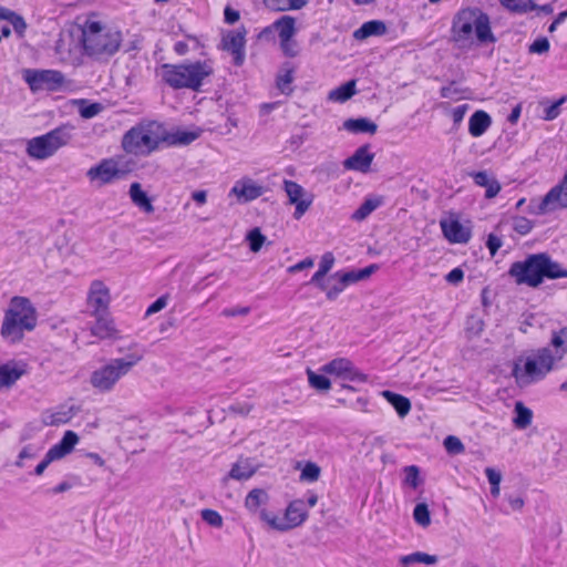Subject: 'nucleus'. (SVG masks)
Segmentation results:
<instances>
[{
	"label": "nucleus",
	"instance_id": "f257e3e1",
	"mask_svg": "<svg viewBox=\"0 0 567 567\" xmlns=\"http://www.w3.org/2000/svg\"><path fill=\"white\" fill-rule=\"evenodd\" d=\"M508 275L517 285H526L536 288L545 279L567 278V269L553 260L546 252L528 255L524 260L514 261Z\"/></svg>",
	"mask_w": 567,
	"mask_h": 567
},
{
	"label": "nucleus",
	"instance_id": "f03ea898",
	"mask_svg": "<svg viewBox=\"0 0 567 567\" xmlns=\"http://www.w3.org/2000/svg\"><path fill=\"white\" fill-rule=\"evenodd\" d=\"M473 32L481 44L495 43L497 41L491 27V18L481 8L467 7L458 10L453 18L451 39L458 48H465Z\"/></svg>",
	"mask_w": 567,
	"mask_h": 567
},
{
	"label": "nucleus",
	"instance_id": "7ed1b4c3",
	"mask_svg": "<svg viewBox=\"0 0 567 567\" xmlns=\"http://www.w3.org/2000/svg\"><path fill=\"white\" fill-rule=\"evenodd\" d=\"M213 73L212 66L205 61L169 64L161 66V78L174 90L190 89L199 91L204 80Z\"/></svg>",
	"mask_w": 567,
	"mask_h": 567
},
{
	"label": "nucleus",
	"instance_id": "20e7f679",
	"mask_svg": "<svg viewBox=\"0 0 567 567\" xmlns=\"http://www.w3.org/2000/svg\"><path fill=\"white\" fill-rule=\"evenodd\" d=\"M122 33L103 25L100 21H86L82 30L85 53L96 59L114 55L121 45Z\"/></svg>",
	"mask_w": 567,
	"mask_h": 567
},
{
	"label": "nucleus",
	"instance_id": "39448f33",
	"mask_svg": "<svg viewBox=\"0 0 567 567\" xmlns=\"http://www.w3.org/2000/svg\"><path fill=\"white\" fill-rule=\"evenodd\" d=\"M143 357L141 352H131L123 358L110 359L91 373L90 384L99 393L112 392L118 381L127 375L143 360Z\"/></svg>",
	"mask_w": 567,
	"mask_h": 567
},
{
	"label": "nucleus",
	"instance_id": "423d86ee",
	"mask_svg": "<svg viewBox=\"0 0 567 567\" xmlns=\"http://www.w3.org/2000/svg\"><path fill=\"white\" fill-rule=\"evenodd\" d=\"M556 360L558 359L549 348H542L534 357L526 359L524 368L518 362H515L512 375L515 378L518 386H527L543 380L551 371Z\"/></svg>",
	"mask_w": 567,
	"mask_h": 567
},
{
	"label": "nucleus",
	"instance_id": "0eeeda50",
	"mask_svg": "<svg viewBox=\"0 0 567 567\" xmlns=\"http://www.w3.org/2000/svg\"><path fill=\"white\" fill-rule=\"evenodd\" d=\"M154 127H159L156 122H151L146 125H136L130 128L122 138V147L126 153L140 154L151 153L158 147L161 138L155 132Z\"/></svg>",
	"mask_w": 567,
	"mask_h": 567
},
{
	"label": "nucleus",
	"instance_id": "6e6552de",
	"mask_svg": "<svg viewBox=\"0 0 567 567\" xmlns=\"http://www.w3.org/2000/svg\"><path fill=\"white\" fill-rule=\"evenodd\" d=\"M69 141V132L63 127H58L44 135L31 138L28 142L27 153L32 158L45 159L66 145Z\"/></svg>",
	"mask_w": 567,
	"mask_h": 567
},
{
	"label": "nucleus",
	"instance_id": "1a4fd4ad",
	"mask_svg": "<svg viewBox=\"0 0 567 567\" xmlns=\"http://www.w3.org/2000/svg\"><path fill=\"white\" fill-rule=\"evenodd\" d=\"M21 316L27 331H31L37 326V311L31 301L25 297L16 296L11 299L10 306L4 313V330L12 332L16 328V317Z\"/></svg>",
	"mask_w": 567,
	"mask_h": 567
},
{
	"label": "nucleus",
	"instance_id": "9d476101",
	"mask_svg": "<svg viewBox=\"0 0 567 567\" xmlns=\"http://www.w3.org/2000/svg\"><path fill=\"white\" fill-rule=\"evenodd\" d=\"M23 79L33 92L56 91L64 82V75L56 70H32L23 71Z\"/></svg>",
	"mask_w": 567,
	"mask_h": 567
},
{
	"label": "nucleus",
	"instance_id": "9b49d317",
	"mask_svg": "<svg viewBox=\"0 0 567 567\" xmlns=\"http://www.w3.org/2000/svg\"><path fill=\"white\" fill-rule=\"evenodd\" d=\"M321 372L349 382L365 383L368 375L347 358H336L321 367Z\"/></svg>",
	"mask_w": 567,
	"mask_h": 567
},
{
	"label": "nucleus",
	"instance_id": "f8f14e48",
	"mask_svg": "<svg viewBox=\"0 0 567 567\" xmlns=\"http://www.w3.org/2000/svg\"><path fill=\"white\" fill-rule=\"evenodd\" d=\"M127 169L121 168L118 162L114 158L102 159L97 165L87 171V177L91 181H100L101 184H109L115 179H122L126 176Z\"/></svg>",
	"mask_w": 567,
	"mask_h": 567
},
{
	"label": "nucleus",
	"instance_id": "ddd939ff",
	"mask_svg": "<svg viewBox=\"0 0 567 567\" xmlns=\"http://www.w3.org/2000/svg\"><path fill=\"white\" fill-rule=\"evenodd\" d=\"M246 34V28L240 27L223 37V49L233 54L234 64L237 66L243 65L245 62Z\"/></svg>",
	"mask_w": 567,
	"mask_h": 567
},
{
	"label": "nucleus",
	"instance_id": "4468645a",
	"mask_svg": "<svg viewBox=\"0 0 567 567\" xmlns=\"http://www.w3.org/2000/svg\"><path fill=\"white\" fill-rule=\"evenodd\" d=\"M87 302L93 309V313H100L109 311L111 302L110 289L100 280H94L91 284Z\"/></svg>",
	"mask_w": 567,
	"mask_h": 567
},
{
	"label": "nucleus",
	"instance_id": "2eb2a0df",
	"mask_svg": "<svg viewBox=\"0 0 567 567\" xmlns=\"http://www.w3.org/2000/svg\"><path fill=\"white\" fill-rule=\"evenodd\" d=\"M262 194L264 187L249 177L237 181L230 189V195H235L239 203L255 200Z\"/></svg>",
	"mask_w": 567,
	"mask_h": 567
},
{
	"label": "nucleus",
	"instance_id": "dca6fc26",
	"mask_svg": "<svg viewBox=\"0 0 567 567\" xmlns=\"http://www.w3.org/2000/svg\"><path fill=\"white\" fill-rule=\"evenodd\" d=\"M284 188L285 192L287 193V196L289 197L290 204L296 205L293 217L296 219L301 218L305 215V213L309 209L312 203L311 199H301V197L305 194V189L302 188L301 185L293 181L286 179L284 182Z\"/></svg>",
	"mask_w": 567,
	"mask_h": 567
},
{
	"label": "nucleus",
	"instance_id": "f3484780",
	"mask_svg": "<svg viewBox=\"0 0 567 567\" xmlns=\"http://www.w3.org/2000/svg\"><path fill=\"white\" fill-rule=\"evenodd\" d=\"M370 145L365 144L355 150V152L344 159L343 167L349 171L368 173L374 158V154L369 152Z\"/></svg>",
	"mask_w": 567,
	"mask_h": 567
},
{
	"label": "nucleus",
	"instance_id": "a211bd4d",
	"mask_svg": "<svg viewBox=\"0 0 567 567\" xmlns=\"http://www.w3.org/2000/svg\"><path fill=\"white\" fill-rule=\"evenodd\" d=\"M440 226L450 243L466 244L471 239V229L464 227L457 219H443L440 221Z\"/></svg>",
	"mask_w": 567,
	"mask_h": 567
},
{
	"label": "nucleus",
	"instance_id": "6ab92c4d",
	"mask_svg": "<svg viewBox=\"0 0 567 567\" xmlns=\"http://www.w3.org/2000/svg\"><path fill=\"white\" fill-rule=\"evenodd\" d=\"M96 321L91 327V333L100 339L118 338V331L115 328L114 320L109 311L93 313Z\"/></svg>",
	"mask_w": 567,
	"mask_h": 567
},
{
	"label": "nucleus",
	"instance_id": "aec40b11",
	"mask_svg": "<svg viewBox=\"0 0 567 567\" xmlns=\"http://www.w3.org/2000/svg\"><path fill=\"white\" fill-rule=\"evenodd\" d=\"M467 175L473 178L476 186L485 188V198L487 199L496 197L502 189L501 183L492 173L480 171L468 172Z\"/></svg>",
	"mask_w": 567,
	"mask_h": 567
},
{
	"label": "nucleus",
	"instance_id": "412c9836",
	"mask_svg": "<svg viewBox=\"0 0 567 567\" xmlns=\"http://www.w3.org/2000/svg\"><path fill=\"white\" fill-rule=\"evenodd\" d=\"M378 265L372 264L358 270H350L347 272L337 271L330 276V279H337L344 284L346 287H348L349 285L368 279L373 272L378 270Z\"/></svg>",
	"mask_w": 567,
	"mask_h": 567
},
{
	"label": "nucleus",
	"instance_id": "4be33fe9",
	"mask_svg": "<svg viewBox=\"0 0 567 567\" xmlns=\"http://www.w3.org/2000/svg\"><path fill=\"white\" fill-rule=\"evenodd\" d=\"M285 517L290 528L300 526L308 517V512L302 499L292 501L285 512Z\"/></svg>",
	"mask_w": 567,
	"mask_h": 567
},
{
	"label": "nucleus",
	"instance_id": "5701e85b",
	"mask_svg": "<svg viewBox=\"0 0 567 567\" xmlns=\"http://www.w3.org/2000/svg\"><path fill=\"white\" fill-rule=\"evenodd\" d=\"M386 25L381 20H371L364 22L359 29L353 32L355 40H365L370 37H380L386 33Z\"/></svg>",
	"mask_w": 567,
	"mask_h": 567
},
{
	"label": "nucleus",
	"instance_id": "b1692460",
	"mask_svg": "<svg viewBox=\"0 0 567 567\" xmlns=\"http://www.w3.org/2000/svg\"><path fill=\"white\" fill-rule=\"evenodd\" d=\"M492 124V118L485 111L478 110L472 114L468 121V132L472 136H482Z\"/></svg>",
	"mask_w": 567,
	"mask_h": 567
},
{
	"label": "nucleus",
	"instance_id": "393cba45",
	"mask_svg": "<svg viewBox=\"0 0 567 567\" xmlns=\"http://www.w3.org/2000/svg\"><path fill=\"white\" fill-rule=\"evenodd\" d=\"M343 128L353 134H375L378 125L368 117L348 118L343 122Z\"/></svg>",
	"mask_w": 567,
	"mask_h": 567
},
{
	"label": "nucleus",
	"instance_id": "a878e982",
	"mask_svg": "<svg viewBox=\"0 0 567 567\" xmlns=\"http://www.w3.org/2000/svg\"><path fill=\"white\" fill-rule=\"evenodd\" d=\"M256 473V468L251 465L248 458L239 460L233 464L227 476L223 478L226 483L229 478L236 481H246Z\"/></svg>",
	"mask_w": 567,
	"mask_h": 567
},
{
	"label": "nucleus",
	"instance_id": "bb28decb",
	"mask_svg": "<svg viewBox=\"0 0 567 567\" xmlns=\"http://www.w3.org/2000/svg\"><path fill=\"white\" fill-rule=\"evenodd\" d=\"M128 193L134 205H136L141 210L147 214L154 213L155 208L152 204V200L147 196V194L142 189L140 183L131 184Z\"/></svg>",
	"mask_w": 567,
	"mask_h": 567
},
{
	"label": "nucleus",
	"instance_id": "cd10ccee",
	"mask_svg": "<svg viewBox=\"0 0 567 567\" xmlns=\"http://www.w3.org/2000/svg\"><path fill=\"white\" fill-rule=\"evenodd\" d=\"M381 394L394 408L400 417H404L410 413L411 402L406 396L390 390H384Z\"/></svg>",
	"mask_w": 567,
	"mask_h": 567
},
{
	"label": "nucleus",
	"instance_id": "c85d7f7f",
	"mask_svg": "<svg viewBox=\"0 0 567 567\" xmlns=\"http://www.w3.org/2000/svg\"><path fill=\"white\" fill-rule=\"evenodd\" d=\"M274 28L278 32L280 41H290L296 33V19L291 16H282L275 21Z\"/></svg>",
	"mask_w": 567,
	"mask_h": 567
},
{
	"label": "nucleus",
	"instance_id": "c756f323",
	"mask_svg": "<svg viewBox=\"0 0 567 567\" xmlns=\"http://www.w3.org/2000/svg\"><path fill=\"white\" fill-rule=\"evenodd\" d=\"M357 81L350 80L344 84L331 90L328 94V100L332 102L344 103L357 93Z\"/></svg>",
	"mask_w": 567,
	"mask_h": 567
},
{
	"label": "nucleus",
	"instance_id": "7c9ffc66",
	"mask_svg": "<svg viewBox=\"0 0 567 567\" xmlns=\"http://www.w3.org/2000/svg\"><path fill=\"white\" fill-rule=\"evenodd\" d=\"M264 6L274 12L300 10L306 7L309 0H264Z\"/></svg>",
	"mask_w": 567,
	"mask_h": 567
},
{
	"label": "nucleus",
	"instance_id": "2f4dec72",
	"mask_svg": "<svg viewBox=\"0 0 567 567\" xmlns=\"http://www.w3.org/2000/svg\"><path fill=\"white\" fill-rule=\"evenodd\" d=\"M24 373L23 369L9 363L0 365V389L12 386Z\"/></svg>",
	"mask_w": 567,
	"mask_h": 567
},
{
	"label": "nucleus",
	"instance_id": "473e14b6",
	"mask_svg": "<svg viewBox=\"0 0 567 567\" xmlns=\"http://www.w3.org/2000/svg\"><path fill=\"white\" fill-rule=\"evenodd\" d=\"M200 135V131H182L178 130L167 136L163 141H167L172 145H189L196 141Z\"/></svg>",
	"mask_w": 567,
	"mask_h": 567
},
{
	"label": "nucleus",
	"instance_id": "72a5a7b5",
	"mask_svg": "<svg viewBox=\"0 0 567 567\" xmlns=\"http://www.w3.org/2000/svg\"><path fill=\"white\" fill-rule=\"evenodd\" d=\"M268 501V494L262 488L251 489L245 498V507L250 513H257L258 508Z\"/></svg>",
	"mask_w": 567,
	"mask_h": 567
},
{
	"label": "nucleus",
	"instance_id": "f704fd0d",
	"mask_svg": "<svg viewBox=\"0 0 567 567\" xmlns=\"http://www.w3.org/2000/svg\"><path fill=\"white\" fill-rule=\"evenodd\" d=\"M515 414L513 423L517 429L524 430L532 424L533 412L529 408L525 406L523 402L515 403Z\"/></svg>",
	"mask_w": 567,
	"mask_h": 567
},
{
	"label": "nucleus",
	"instance_id": "c9c22d12",
	"mask_svg": "<svg viewBox=\"0 0 567 567\" xmlns=\"http://www.w3.org/2000/svg\"><path fill=\"white\" fill-rule=\"evenodd\" d=\"M499 3L511 12L526 13L536 10L537 4L533 0H498Z\"/></svg>",
	"mask_w": 567,
	"mask_h": 567
},
{
	"label": "nucleus",
	"instance_id": "e433bc0d",
	"mask_svg": "<svg viewBox=\"0 0 567 567\" xmlns=\"http://www.w3.org/2000/svg\"><path fill=\"white\" fill-rule=\"evenodd\" d=\"M550 344L555 348L556 358L560 360L567 353V327L553 331Z\"/></svg>",
	"mask_w": 567,
	"mask_h": 567
},
{
	"label": "nucleus",
	"instance_id": "4c0bfd02",
	"mask_svg": "<svg viewBox=\"0 0 567 567\" xmlns=\"http://www.w3.org/2000/svg\"><path fill=\"white\" fill-rule=\"evenodd\" d=\"M381 205V200L378 198H367L358 209H355L351 218L355 221L364 220L373 210Z\"/></svg>",
	"mask_w": 567,
	"mask_h": 567
},
{
	"label": "nucleus",
	"instance_id": "58836bf2",
	"mask_svg": "<svg viewBox=\"0 0 567 567\" xmlns=\"http://www.w3.org/2000/svg\"><path fill=\"white\" fill-rule=\"evenodd\" d=\"M437 561V557L435 555H429L422 551H415L410 555L402 556L400 558V563L402 566H410L412 564H426L432 565Z\"/></svg>",
	"mask_w": 567,
	"mask_h": 567
},
{
	"label": "nucleus",
	"instance_id": "ea45409f",
	"mask_svg": "<svg viewBox=\"0 0 567 567\" xmlns=\"http://www.w3.org/2000/svg\"><path fill=\"white\" fill-rule=\"evenodd\" d=\"M293 68L289 66V64H286L282 73L277 75V87L284 94H291L292 89L290 87V84L293 81Z\"/></svg>",
	"mask_w": 567,
	"mask_h": 567
},
{
	"label": "nucleus",
	"instance_id": "a19ab883",
	"mask_svg": "<svg viewBox=\"0 0 567 567\" xmlns=\"http://www.w3.org/2000/svg\"><path fill=\"white\" fill-rule=\"evenodd\" d=\"M308 382L311 388L318 391H328L331 388V381L323 374H318L311 369H307Z\"/></svg>",
	"mask_w": 567,
	"mask_h": 567
},
{
	"label": "nucleus",
	"instance_id": "79ce46f5",
	"mask_svg": "<svg viewBox=\"0 0 567 567\" xmlns=\"http://www.w3.org/2000/svg\"><path fill=\"white\" fill-rule=\"evenodd\" d=\"M75 415V411L73 406L68 409H61L49 416V420L45 421L48 425H59L68 423Z\"/></svg>",
	"mask_w": 567,
	"mask_h": 567
},
{
	"label": "nucleus",
	"instance_id": "37998d69",
	"mask_svg": "<svg viewBox=\"0 0 567 567\" xmlns=\"http://www.w3.org/2000/svg\"><path fill=\"white\" fill-rule=\"evenodd\" d=\"M321 468L315 462H307L301 471L300 481L313 483L320 478Z\"/></svg>",
	"mask_w": 567,
	"mask_h": 567
},
{
	"label": "nucleus",
	"instance_id": "c03bdc74",
	"mask_svg": "<svg viewBox=\"0 0 567 567\" xmlns=\"http://www.w3.org/2000/svg\"><path fill=\"white\" fill-rule=\"evenodd\" d=\"M413 518L422 527H427L431 524L430 511L425 503L416 504L413 511Z\"/></svg>",
	"mask_w": 567,
	"mask_h": 567
},
{
	"label": "nucleus",
	"instance_id": "a18cd8bd",
	"mask_svg": "<svg viewBox=\"0 0 567 567\" xmlns=\"http://www.w3.org/2000/svg\"><path fill=\"white\" fill-rule=\"evenodd\" d=\"M14 319L16 328H13L12 332L9 333L4 330V321L2 322L1 327L2 337L9 339L12 342L20 341L23 338V331L25 330L24 323L21 321V316L16 317Z\"/></svg>",
	"mask_w": 567,
	"mask_h": 567
},
{
	"label": "nucleus",
	"instance_id": "49530a36",
	"mask_svg": "<svg viewBox=\"0 0 567 567\" xmlns=\"http://www.w3.org/2000/svg\"><path fill=\"white\" fill-rule=\"evenodd\" d=\"M512 227L517 234L525 236L532 231L534 223L526 217L515 216L512 220Z\"/></svg>",
	"mask_w": 567,
	"mask_h": 567
},
{
	"label": "nucleus",
	"instance_id": "de8ad7c7",
	"mask_svg": "<svg viewBox=\"0 0 567 567\" xmlns=\"http://www.w3.org/2000/svg\"><path fill=\"white\" fill-rule=\"evenodd\" d=\"M247 240L249 243L250 250L257 252L261 249L264 243L266 241V236L262 235L258 227H256L247 234Z\"/></svg>",
	"mask_w": 567,
	"mask_h": 567
},
{
	"label": "nucleus",
	"instance_id": "09e8293b",
	"mask_svg": "<svg viewBox=\"0 0 567 567\" xmlns=\"http://www.w3.org/2000/svg\"><path fill=\"white\" fill-rule=\"evenodd\" d=\"M443 445L449 454L457 455L465 451L462 441L454 435H449L444 439Z\"/></svg>",
	"mask_w": 567,
	"mask_h": 567
},
{
	"label": "nucleus",
	"instance_id": "8fccbe9b",
	"mask_svg": "<svg viewBox=\"0 0 567 567\" xmlns=\"http://www.w3.org/2000/svg\"><path fill=\"white\" fill-rule=\"evenodd\" d=\"M202 519L213 527H221L223 526V517L221 515L214 509L205 508L200 513Z\"/></svg>",
	"mask_w": 567,
	"mask_h": 567
},
{
	"label": "nucleus",
	"instance_id": "3c124183",
	"mask_svg": "<svg viewBox=\"0 0 567 567\" xmlns=\"http://www.w3.org/2000/svg\"><path fill=\"white\" fill-rule=\"evenodd\" d=\"M467 91H468L467 89L457 87L456 86V82L452 81L449 85L441 87L440 95L443 99L457 100L458 95H461V94H463V93H465Z\"/></svg>",
	"mask_w": 567,
	"mask_h": 567
},
{
	"label": "nucleus",
	"instance_id": "603ef678",
	"mask_svg": "<svg viewBox=\"0 0 567 567\" xmlns=\"http://www.w3.org/2000/svg\"><path fill=\"white\" fill-rule=\"evenodd\" d=\"M405 472V484L410 485L413 488H416L420 483V470L416 465H410L404 468Z\"/></svg>",
	"mask_w": 567,
	"mask_h": 567
},
{
	"label": "nucleus",
	"instance_id": "864d4df0",
	"mask_svg": "<svg viewBox=\"0 0 567 567\" xmlns=\"http://www.w3.org/2000/svg\"><path fill=\"white\" fill-rule=\"evenodd\" d=\"M567 101V96H561L559 100L554 102L551 105L545 109L544 118L546 121H553L560 114V106Z\"/></svg>",
	"mask_w": 567,
	"mask_h": 567
},
{
	"label": "nucleus",
	"instance_id": "5fc2aeb1",
	"mask_svg": "<svg viewBox=\"0 0 567 567\" xmlns=\"http://www.w3.org/2000/svg\"><path fill=\"white\" fill-rule=\"evenodd\" d=\"M550 44L547 38L542 37L536 39L530 45H529V53H536V54H544L549 51Z\"/></svg>",
	"mask_w": 567,
	"mask_h": 567
},
{
	"label": "nucleus",
	"instance_id": "6e6d98bb",
	"mask_svg": "<svg viewBox=\"0 0 567 567\" xmlns=\"http://www.w3.org/2000/svg\"><path fill=\"white\" fill-rule=\"evenodd\" d=\"M8 21L12 24L14 31L20 37H23V34L27 30V23H25V20L23 19V17L13 12Z\"/></svg>",
	"mask_w": 567,
	"mask_h": 567
},
{
	"label": "nucleus",
	"instance_id": "4d7b16f0",
	"mask_svg": "<svg viewBox=\"0 0 567 567\" xmlns=\"http://www.w3.org/2000/svg\"><path fill=\"white\" fill-rule=\"evenodd\" d=\"M79 442V436L73 431H66L61 439L60 443L68 449V451L71 453L76 443Z\"/></svg>",
	"mask_w": 567,
	"mask_h": 567
},
{
	"label": "nucleus",
	"instance_id": "13d9d810",
	"mask_svg": "<svg viewBox=\"0 0 567 567\" xmlns=\"http://www.w3.org/2000/svg\"><path fill=\"white\" fill-rule=\"evenodd\" d=\"M70 452L66 447H64L60 442L54 444L52 447L49 449L47 454L49 455V458L52 461L60 460L68 455Z\"/></svg>",
	"mask_w": 567,
	"mask_h": 567
},
{
	"label": "nucleus",
	"instance_id": "bf43d9fd",
	"mask_svg": "<svg viewBox=\"0 0 567 567\" xmlns=\"http://www.w3.org/2000/svg\"><path fill=\"white\" fill-rule=\"evenodd\" d=\"M333 265H334V256L332 252L327 251L321 257L318 270L328 274L331 270V268L333 267Z\"/></svg>",
	"mask_w": 567,
	"mask_h": 567
},
{
	"label": "nucleus",
	"instance_id": "052dcab7",
	"mask_svg": "<svg viewBox=\"0 0 567 567\" xmlns=\"http://www.w3.org/2000/svg\"><path fill=\"white\" fill-rule=\"evenodd\" d=\"M102 111L100 103H91L84 107H81L80 114L84 118H92Z\"/></svg>",
	"mask_w": 567,
	"mask_h": 567
},
{
	"label": "nucleus",
	"instance_id": "680f3d73",
	"mask_svg": "<svg viewBox=\"0 0 567 567\" xmlns=\"http://www.w3.org/2000/svg\"><path fill=\"white\" fill-rule=\"evenodd\" d=\"M167 296H161L159 298H157L152 305L148 306L145 316L148 317L164 309L167 305Z\"/></svg>",
	"mask_w": 567,
	"mask_h": 567
},
{
	"label": "nucleus",
	"instance_id": "e2e57ef3",
	"mask_svg": "<svg viewBox=\"0 0 567 567\" xmlns=\"http://www.w3.org/2000/svg\"><path fill=\"white\" fill-rule=\"evenodd\" d=\"M503 241L502 239L494 235L489 234L486 240V247L488 248L492 256H495L498 249L502 247Z\"/></svg>",
	"mask_w": 567,
	"mask_h": 567
},
{
	"label": "nucleus",
	"instance_id": "0e129e2a",
	"mask_svg": "<svg viewBox=\"0 0 567 567\" xmlns=\"http://www.w3.org/2000/svg\"><path fill=\"white\" fill-rule=\"evenodd\" d=\"M249 312V307L226 308L221 311V316L230 318L236 316H247Z\"/></svg>",
	"mask_w": 567,
	"mask_h": 567
},
{
	"label": "nucleus",
	"instance_id": "69168bd1",
	"mask_svg": "<svg viewBox=\"0 0 567 567\" xmlns=\"http://www.w3.org/2000/svg\"><path fill=\"white\" fill-rule=\"evenodd\" d=\"M270 527L272 529H276L279 532H287V530L291 529L290 525L286 520L285 515L282 517H279L278 515H276L274 517V520L270 522Z\"/></svg>",
	"mask_w": 567,
	"mask_h": 567
},
{
	"label": "nucleus",
	"instance_id": "338daca9",
	"mask_svg": "<svg viewBox=\"0 0 567 567\" xmlns=\"http://www.w3.org/2000/svg\"><path fill=\"white\" fill-rule=\"evenodd\" d=\"M463 278L464 271L461 268H454L445 276V280L452 285L460 284L463 280Z\"/></svg>",
	"mask_w": 567,
	"mask_h": 567
},
{
	"label": "nucleus",
	"instance_id": "774afa93",
	"mask_svg": "<svg viewBox=\"0 0 567 567\" xmlns=\"http://www.w3.org/2000/svg\"><path fill=\"white\" fill-rule=\"evenodd\" d=\"M468 110L467 104H462L452 110V118L454 124H460Z\"/></svg>",
	"mask_w": 567,
	"mask_h": 567
}]
</instances>
